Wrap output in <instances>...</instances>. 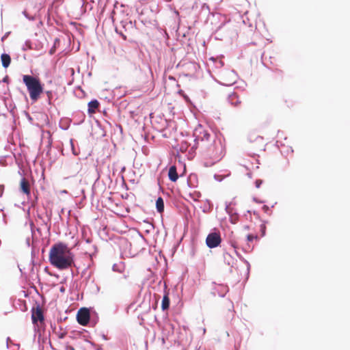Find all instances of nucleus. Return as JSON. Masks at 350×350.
<instances>
[{
    "label": "nucleus",
    "instance_id": "f257e3e1",
    "mask_svg": "<svg viewBox=\"0 0 350 350\" xmlns=\"http://www.w3.org/2000/svg\"><path fill=\"white\" fill-rule=\"evenodd\" d=\"M74 254L64 243L53 245L49 254V260L51 265L59 270L68 269L75 265Z\"/></svg>",
    "mask_w": 350,
    "mask_h": 350
},
{
    "label": "nucleus",
    "instance_id": "f03ea898",
    "mask_svg": "<svg viewBox=\"0 0 350 350\" xmlns=\"http://www.w3.org/2000/svg\"><path fill=\"white\" fill-rule=\"evenodd\" d=\"M203 156L209 165L219 161L223 154V147L220 142L213 141L211 143L203 144L202 148Z\"/></svg>",
    "mask_w": 350,
    "mask_h": 350
},
{
    "label": "nucleus",
    "instance_id": "7ed1b4c3",
    "mask_svg": "<svg viewBox=\"0 0 350 350\" xmlns=\"http://www.w3.org/2000/svg\"><path fill=\"white\" fill-rule=\"evenodd\" d=\"M23 81L27 87L31 100L33 102L38 101L44 92L43 84H42L40 79L31 75H25L23 76Z\"/></svg>",
    "mask_w": 350,
    "mask_h": 350
},
{
    "label": "nucleus",
    "instance_id": "20e7f679",
    "mask_svg": "<svg viewBox=\"0 0 350 350\" xmlns=\"http://www.w3.org/2000/svg\"><path fill=\"white\" fill-rule=\"evenodd\" d=\"M250 149L254 152L265 150V142L261 136L252 133L249 135Z\"/></svg>",
    "mask_w": 350,
    "mask_h": 350
},
{
    "label": "nucleus",
    "instance_id": "39448f33",
    "mask_svg": "<svg viewBox=\"0 0 350 350\" xmlns=\"http://www.w3.org/2000/svg\"><path fill=\"white\" fill-rule=\"evenodd\" d=\"M196 139L200 143L201 148L203 147V144L206 143H211L215 141L214 137H212L210 133L202 126H200L195 130Z\"/></svg>",
    "mask_w": 350,
    "mask_h": 350
},
{
    "label": "nucleus",
    "instance_id": "423d86ee",
    "mask_svg": "<svg viewBox=\"0 0 350 350\" xmlns=\"http://www.w3.org/2000/svg\"><path fill=\"white\" fill-rule=\"evenodd\" d=\"M221 242V239L219 233L211 232L206 239V243L209 248H214L217 247Z\"/></svg>",
    "mask_w": 350,
    "mask_h": 350
},
{
    "label": "nucleus",
    "instance_id": "0eeeda50",
    "mask_svg": "<svg viewBox=\"0 0 350 350\" xmlns=\"http://www.w3.org/2000/svg\"><path fill=\"white\" fill-rule=\"evenodd\" d=\"M90 310L86 308H82L79 310L77 314V319L78 323L81 325H86L90 321Z\"/></svg>",
    "mask_w": 350,
    "mask_h": 350
},
{
    "label": "nucleus",
    "instance_id": "6e6552de",
    "mask_svg": "<svg viewBox=\"0 0 350 350\" xmlns=\"http://www.w3.org/2000/svg\"><path fill=\"white\" fill-rule=\"evenodd\" d=\"M31 319L33 323L36 324L38 321H44V314L42 308L38 305L36 307H33L31 310Z\"/></svg>",
    "mask_w": 350,
    "mask_h": 350
},
{
    "label": "nucleus",
    "instance_id": "1a4fd4ad",
    "mask_svg": "<svg viewBox=\"0 0 350 350\" xmlns=\"http://www.w3.org/2000/svg\"><path fill=\"white\" fill-rule=\"evenodd\" d=\"M20 189L21 191L29 196L30 194V185L27 179L25 178H23L20 183Z\"/></svg>",
    "mask_w": 350,
    "mask_h": 350
},
{
    "label": "nucleus",
    "instance_id": "9d476101",
    "mask_svg": "<svg viewBox=\"0 0 350 350\" xmlns=\"http://www.w3.org/2000/svg\"><path fill=\"white\" fill-rule=\"evenodd\" d=\"M228 101L234 107H238L241 105V101L237 93H232L228 96Z\"/></svg>",
    "mask_w": 350,
    "mask_h": 350
},
{
    "label": "nucleus",
    "instance_id": "9b49d317",
    "mask_svg": "<svg viewBox=\"0 0 350 350\" xmlns=\"http://www.w3.org/2000/svg\"><path fill=\"white\" fill-rule=\"evenodd\" d=\"M168 176L171 181L176 182L178 178V175L176 172V167L175 165H172L170 167L168 172Z\"/></svg>",
    "mask_w": 350,
    "mask_h": 350
},
{
    "label": "nucleus",
    "instance_id": "f8f14e48",
    "mask_svg": "<svg viewBox=\"0 0 350 350\" xmlns=\"http://www.w3.org/2000/svg\"><path fill=\"white\" fill-rule=\"evenodd\" d=\"M99 107V103L97 100H93L88 103L89 113H94L96 109Z\"/></svg>",
    "mask_w": 350,
    "mask_h": 350
},
{
    "label": "nucleus",
    "instance_id": "ddd939ff",
    "mask_svg": "<svg viewBox=\"0 0 350 350\" xmlns=\"http://www.w3.org/2000/svg\"><path fill=\"white\" fill-rule=\"evenodd\" d=\"M2 65L4 68H8L11 62V58L9 55L3 53L1 57Z\"/></svg>",
    "mask_w": 350,
    "mask_h": 350
},
{
    "label": "nucleus",
    "instance_id": "4468645a",
    "mask_svg": "<svg viewBox=\"0 0 350 350\" xmlns=\"http://www.w3.org/2000/svg\"><path fill=\"white\" fill-rule=\"evenodd\" d=\"M156 208L159 213H162L164 211V202L161 197L157 198L156 201Z\"/></svg>",
    "mask_w": 350,
    "mask_h": 350
},
{
    "label": "nucleus",
    "instance_id": "2eb2a0df",
    "mask_svg": "<svg viewBox=\"0 0 350 350\" xmlns=\"http://www.w3.org/2000/svg\"><path fill=\"white\" fill-rule=\"evenodd\" d=\"M170 306V298L168 297V293H165V295L163 297L162 303H161V308L163 310H165L169 308Z\"/></svg>",
    "mask_w": 350,
    "mask_h": 350
},
{
    "label": "nucleus",
    "instance_id": "dca6fc26",
    "mask_svg": "<svg viewBox=\"0 0 350 350\" xmlns=\"http://www.w3.org/2000/svg\"><path fill=\"white\" fill-rule=\"evenodd\" d=\"M224 258L227 260L228 265H231V266H233L234 263V258H232L231 255L229 253H225Z\"/></svg>",
    "mask_w": 350,
    "mask_h": 350
},
{
    "label": "nucleus",
    "instance_id": "f3484780",
    "mask_svg": "<svg viewBox=\"0 0 350 350\" xmlns=\"http://www.w3.org/2000/svg\"><path fill=\"white\" fill-rule=\"evenodd\" d=\"M218 288L221 289V293L220 294V296L223 297L227 291V287L223 285H219Z\"/></svg>",
    "mask_w": 350,
    "mask_h": 350
},
{
    "label": "nucleus",
    "instance_id": "a211bd4d",
    "mask_svg": "<svg viewBox=\"0 0 350 350\" xmlns=\"http://www.w3.org/2000/svg\"><path fill=\"white\" fill-rule=\"evenodd\" d=\"M66 334H67L66 332L63 331V332L57 333V336L59 338L62 339L66 336Z\"/></svg>",
    "mask_w": 350,
    "mask_h": 350
},
{
    "label": "nucleus",
    "instance_id": "6ab92c4d",
    "mask_svg": "<svg viewBox=\"0 0 350 350\" xmlns=\"http://www.w3.org/2000/svg\"><path fill=\"white\" fill-rule=\"evenodd\" d=\"M257 236L253 235V234H248L247 236V239L248 241H252L254 239H256Z\"/></svg>",
    "mask_w": 350,
    "mask_h": 350
},
{
    "label": "nucleus",
    "instance_id": "aec40b11",
    "mask_svg": "<svg viewBox=\"0 0 350 350\" xmlns=\"http://www.w3.org/2000/svg\"><path fill=\"white\" fill-rule=\"evenodd\" d=\"M46 94L47 95V97H48V99H49V101L50 102L52 97H53V94H52V92L51 91H46Z\"/></svg>",
    "mask_w": 350,
    "mask_h": 350
},
{
    "label": "nucleus",
    "instance_id": "412c9836",
    "mask_svg": "<svg viewBox=\"0 0 350 350\" xmlns=\"http://www.w3.org/2000/svg\"><path fill=\"white\" fill-rule=\"evenodd\" d=\"M262 181L261 180H256L255 181V185L256 188H259L262 184Z\"/></svg>",
    "mask_w": 350,
    "mask_h": 350
},
{
    "label": "nucleus",
    "instance_id": "4be33fe9",
    "mask_svg": "<svg viewBox=\"0 0 350 350\" xmlns=\"http://www.w3.org/2000/svg\"><path fill=\"white\" fill-rule=\"evenodd\" d=\"M4 191V185H0V197L3 196Z\"/></svg>",
    "mask_w": 350,
    "mask_h": 350
},
{
    "label": "nucleus",
    "instance_id": "5701e85b",
    "mask_svg": "<svg viewBox=\"0 0 350 350\" xmlns=\"http://www.w3.org/2000/svg\"><path fill=\"white\" fill-rule=\"evenodd\" d=\"M55 46H53L50 49V51H49V53H50L51 55H53V54L55 53Z\"/></svg>",
    "mask_w": 350,
    "mask_h": 350
},
{
    "label": "nucleus",
    "instance_id": "b1692460",
    "mask_svg": "<svg viewBox=\"0 0 350 350\" xmlns=\"http://www.w3.org/2000/svg\"><path fill=\"white\" fill-rule=\"evenodd\" d=\"M231 245L234 248L236 249L237 247V243L236 242L233 241V242H231Z\"/></svg>",
    "mask_w": 350,
    "mask_h": 350
},
{
    "label": "nucleus",
    "instance_id": "393cba45",
    "mask_svg": "<svg viewBox=\"0 0 350 350\" xmlns=\"http://www.w3.org/2000/svg\"><path fill=\"white\" fill-rule=\"evenodd\" d=\"M122 37L123 38L124 40L126 39V36L124 34H122Z\"/></svg>",
    "mask_w": 350,
    "mask_h": 350
},
{
    "label": "nucleus",
    "instance_id": "a878e982",
    "mask_svg": "<svg viewBox=\"0 0 350 350\" xmlns=\"http://www.w3.org/2000/svg\"><path fill=\"white\" fill-rule=\"evenodd\" d=\"M70 349L71 350H75L73 347H70Z\"/></svg>",
    "mask_w": 350,
    "mask_h": 350
}]
</instances>
